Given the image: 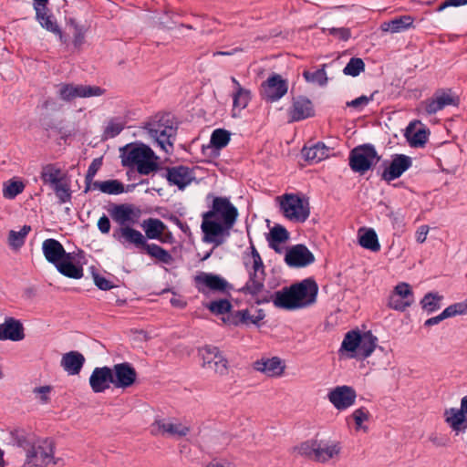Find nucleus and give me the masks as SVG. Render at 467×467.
<instances>
[{"instance_id": "obj_26", "label": "nucleus", "mask_w": 467, "mask_h": 467, "mask_svg": "<svg viewBox=\"0 0 467 467\" xmlns=\"http://www.w3.org/2000/svg\"><path fill=\"white\" fill-rule=\"evenodd\" d=\"M296 296L293 290V285L285 286L281 290L274 293L273 303L277 308L286 310L299 309L298 304H296Z\"/></svg>"}, {"instance_id": "obj_43", "label": "nucleus", "mask_w": 467, "mask_h": 467, "mask_svg": "<svg viewBox=\"0 0 467 467\" xmlns=\"http://www.w3.org/2000/svg\"><path fill=\"white\" fill-rule=\"evenodd\" d=\"M413 130V123H410L407 128L406 137L410 146L412 147H423L428 141L430 130L427 129H420L416 130L411 136L410 131Z\"/></svg>"}, {"instance_id": "obj_49", "label": "nucleus", "mask_w": 467, "mask_h": 467, "mask_svg": "<svg viewBox=\"0 0 467 467\" xmlns=\"http://www.w3.org/2000/svg\"><path fill=\"white\" fill-rule=\"evenodd\" d=\"M326 65H323L321 68L317 69L314 72L305 70L303 77L307 82L317 83L323 87L327 83V72L325 70Z\"/></svg>"}, {"instance_id": "obj_3", "label": "nucleus", "mask_w": 467, "mask_h": 467, "mask_svg": "<svg viewBox=\"0 0 467 467\" xmlns=\"http://www.w3.org/2000/svg\"><path fill=\"white\" fill-rule=\"evenodd\" d=\"M46 260L54 265L57 270L68 278L79 279L83 276V267L76 264L74 254L66 252L61 243L56 239H46L42 244Z\"/></svg>"}, {"instance_id": "obj_57", "label": "nucleus", "mask_w": 467, "mask_h": 467, "mask_svg": "<svg viewBox=\"0 0 467 467\" xmlns=\"http://www.w3.org/2000/svg\"><path fill=\"white\" fill-rule=\"evenodd\" d=\"M388 306L392 309L403 312L407 309V307L410 306L411 305L410 301H403V298L400 297L399 296L390 295Z\"/></svg>"}, {"instance_id": "obj_55", "label": "nucleus", "mask_w": 467, "mask_h": 467, "mask_svg": "<svg viewBox=\"0 0 467 467\" xmlns=\"http://www.w3.org/2000/svg\"><path fill=\"white\" fill-rule=\"evenodd\" d=\"M123 122L117 121L115 119H111L104 130V135L106 138H115L123 130Z\"/></svg>"}, {"instance_id": "obj_64", "label": "nucleus", "mask_w": 467, "mask_h": 467, "mask_svg": "<svg viewBox=\"0 0 467 467\" xmlns=\"http://www.w3.org/2000/svg\"><path fill=\"white\" fill-rule=\"evenodd\" d=\"M101 166L102 157L96 158L92 161L86 173V176L88 178V180L94 179L95 175L97 174L98 171L100 169Z\"/></svg>"}, {"instance_id": "obj_4", "label": "nucleus", "mask_w": 467, "mask_h": 467, "mask_svg": "<svg viewBox=\"0 0 467 467\" xmlns=\"http://www.w3.org/2000/svg\"><path fill=\"white\" fill-rule=\"evenodd\" d=\"M341 450L340 442L324 439L308 440L293 448L300 456L320 463L337 459Z\"/></svg>"}, {"instance_id": "obj_36", "label": "nucleus", "mask_w": 467, "mask_h": 467, "mask_svg": "<svg viewBox=\"0 0 467 467\" xmlns=\"http://www.w3.org/2000/svg\"><path fill=\"white\" fill-rule=\"evenodd\" d=\"M378 338L372 334L371 331L361 333V342L358 348L356 355H350V358L358 357L360 358H367L375 350Z\"/></svg>"}, {"instance_id": "obj_60", "label": "nucleus", "mask_w": 467, "mask_h": 467, "mask_svg": "<svg viewBox=\"0 0 467 467\" xmlns=\"http://www.w3.org/2000/svg\"><path fill=\"white\" fill-rule=\"evenodd\" d=\"M92 275L94 284L99 289L108 291L114 287L113 284L109 280L99 274L93 272Z\"/></svg>"}, {"instance_id": "obj_42", "label": "nucleus", "mask_w": 467, "mask_h": 467, "mask_svg": "<svg viewBox=\"0 0 467 467\" xmlns=\"http://www.w3.org/2000/svg\"><path fill=\"white\" fill-rule=\"evenodd\" d=\"M143 250H145L150 256L156 258L163 264L171 265L173 261V258L169 251L156 244H149L147 242Z\"/></svg>"}, {"instance_id": "obj_31", "label": "nucleus", "mask_w": 467, "mask_h": 467, "mask_svg": "<svg viewBox=\"0 0 467 467\" xmlns=\"http://www.w3.org/2000/svg\"><path fill=\"white\" fill-rule=\"evenodd\" d=\"M141 227L145 231V237L151 240H160L161 242H166V239L162 238V234L166 230L167 226L165 223L157 218H149L142 222Z\"/></svg>"}, {"instance_id": "obj_61", "label": "nucleus", "mask_w": 467, "mask_h": 467, "mask_svg": "<svg viewBox=\"0 0 467 467\" xmlns=\"http://www.w3.org/2000/svg\"><path fill=\"white\" fill-rule=\"evenodd\" d=\"M329 35L337 37L340 40L347 41L351 36L349 28L347 27H332L328 29Z\"/></svg>"}, {"instance_id": "obj_8", "label": "nucleus", "mask_w": 467, "mask_h": 467, "mask_svg": "<svg viewBox=\"0 0 467 467\" xmlns=\"http://www.w3.org/2000/svg\"><path fill=\"white\" fill-rule=\"evenodd\" d=\"M191 431L189 424L175 418L155 419L150 426L152 436H166L180 439L187 436Z\"/></svg>"}, {"instance_id": "obj_17", "label": "nucleus", "mask_w": 467, "mask_h": 467, "mask_svg": "<svg viewBox=\"0 0 467 467\" xmlns=\"http://www.w3.org/2000/svg\"><path fill=\"white\" fill-rule=\"evenodd\" d=\"M112 378L113 386L117 389H128L137 379V372L130 363L123 362L113 366Z\"/></svg>"}, {"instance_id": "obj_29", "label": "nucleus", "mask_w": 467, "mask_h": 467, "mask_svg": "<svg viewBox=\"0 0 467 467\" xmlns=\"http://www.w3.org/2000/svg\"><path fill=\"white\" fill-rule=\"evenodd\" d=\"M254 368L263 372L269 377L279 376L283 373L285 366L278 357L262 358L254 363Z\"/></svg>"}, {"instance_id": "obj_5", "label": "nucleus", "mask_w": 467, "mask_h": 467, "mask_svg": "<svg viewBox=\"0 0 467 467\" xmlns=\"http://www.w3.org/2000/svg\"><path fill=\"white\" fill-rule=\"evenodd\" d=\"M149 136L161 147L165 152H169L173 148V140L177 132V126L173 121V117L167 113L156 116L145 125Z\"/></svg>"}, {"instance_id": "obj_63", "label": "nucleus", "mask_w": 467, "mask_h": 467, "mask_svg": "<svg viewBox=\"0 0 467 467\" xmlns=\"http://www.w3.org/2000/svg\"><path fill=\"white\" fill-rule=\"evenodd\" d=\"M162 217L177 225L184 234L191 232L189 225L186 223L182 222L175 214L170 213L168 215H162Z\"/></svg>"}, {"instance_id": "obj_56", "label": "nucleus", "mask_w": 467, "mask_h": 467, "mask_svg": "<svg viewBox=\"0 0 467 467\" xmlns=\"http://www.w3.org/2000/svg\"><path fill=\"white\" fill-rule=\"evenodd\" d=\"M207 369L213 370L218 375H226L228 373V360L222 355L220 358L214 359Z\"/></svg>"}, {"instance_id": "obj_23", "label": "nucleus", "mask_w": 467, "mask_h": 467, "mask_svg": "<svg viewBox=\"0 0 467 467\" xmlns=\"http://www.w3.org/2000/svg\"><path fill=\"white\" fill-rule=\"evenodd\" d=\"M24 338V327L19 320L6 317L5 322L0 324V340L20 341Z\"/></svg>"}, {"instance_id": "obj_7", "label": "nucleus", "mask_w": 467, "mask_h": 467, "mask_svg": "<svg viewBox=\"0 0 467 467\" xmlns=\"http://www.w3.org/2000/svg\"><path fill=\"white\" fill-rule=\"evenodd\" d=\"M374 145L366 143L358 145L349 152V167L355 172L365 174L380 160Z\"/></svg>"}, {"instance_id": "obj_54", "label": "nucleus", "mask_w": 467, "mask_h": 467, "mask_svg": "<svg viewBox=\"0 0 467 467\" xmlns=\"http://www.w3.org/2000/svg\"><path fill=\"white\" fill-rule=\"evenodd\" d=\"M391 295L399 296L403 298V301H410V305L414 302L413 291L410 285L407 283L398 284Z\"/></svg>"}, {"instance_id": "obj_20", "label": "nucleus", "mask_w": 467, "mask_h": 467, "mask_svg": "<svg viewBox=\"0 0 467 467\" xmlns=\"http://www.w3.org/2000/svg\"><path fill=\"white\" fill-rule=\"evenodd\" d=\"M327 397L336 409H347L354 405L357 394L352 387L343 385L331 389Z\"/></svg>"}, {"instance_id": "obj_41", "label": "nucleus", "mask_w": 467, "mask_h": 467, "mask_svg": "<svg viewBox=\"0 0 467 467\" xmlns=\"http://www.w3.org/2000/svg\"><path fill=\"white\" fill-rule=\"evenodd\" d=\"M361 342V333L359 330H350L348 331L341 343V347L339 348V352L342 353L344 351L347 352H356L358 351V348Z\"/></svg>"}, {"instance_id": "obj_27", "label": "nucleus", "mask_w": 467, "mask_h": 467, "mask_svg": "<svg viewBox=\"0 0 467 467\" xmlns=\"http://www.w3.org/2000/svg\"><path fill=\"white\" fill-rule=\"evenodd\" d=\"M459 99L447 92L436 93L434 98L426 102L425 110L428 114H435L447 106H457Z\"/></svg>"}, {"instance_id": "obj_13", "label": "nucleus", "mask_w": 467, "mask_h": 467, "mask_svg": "<svg viewBox=\"0 0 467 467\" xmlns=\"http://www.w3.org/2000/svg\"><path fill=\"white\" fill-rule=\"evenodd\" d=\"M112 237L126 248L133 245L138 249H143L147 243L146 237L130 225L115 228Z\"/></svg>"}, {"instance_id": "obj_25", "label": "nucleus", "mask_w": 467, "mask_h": 467, "mask_svg": "<svg viewBox=\"0 0 467 467\" xmlns=\"http://www.w3.org/2000/svg\"><path fill=\"white\" fill-rule=\"evenodd\" d=\"M36 11V19L40 24V26L47 29V31L58 35L59 39L62 43L66 42L64 38L63 33L60 30L56 18L50 10L47 7H38L35 9Z\"/></svg>"}, {"instance_id": "obj_52", "label": "nucleus", "mask_w": 467, "mask_h": 467, "mask_svg": "<svg viewBox=\"0 0 467 467\" xmlns=\"http://www.w3.org/2000/svg\"><path fill=\"white\" fill-rule=\"evenodd\" d=\"M25 189V184L22 181H8L5 184L3 195L6 199H14L20 194Z\"/></svg>"}, {"instance_id": "obj_46", "label": "nucleus", "mask_w": 467, "mask_h": 467, "mask_svg": "<svg viewBox=\"0 0 467 467\" xmlns=\"http://www.w3.org/2000/svg\"><path fill=\"white\" fill-rule=\"evenodd\" d=\"M31 231V227L29 225H24L20 231L11 230L9 232L8 243L9 245L14 249L20 248L25 244V238Z\"/></svg>"}, {"instance_id": "obj_34", "label": "nucleus", "mask_w": 467, "mask_h": 467, "mask_svg": "<svg viewBox=\"0 0 467 467\" xmlns=\"http://www.w3.org/2000/svg\"><path fill=\"white\" fill-rule=\"evenodd\" d=\"M65 176L60 168L51 163L44 165L40 172L41 181L50 188L64 181Z\"/></svg>"}, {"instance_id": "obj_21", "label": "nucleus", "mask_w": 467, "mask_h": 467, "mask_svg": "<svg viewBox=\"0 0 467 467\" xmlns=\"http://www.w3.org/2000/svg\"><path fill=\"white\" fill-rule=\"evenodd\" d=\"M113 385L111 368L97 367L89 377V386L94 393H102Z\"/></svg>"}, {"instance_id": "obj_47", "label": "nucleus", "mask_w": 467, "mask_h": 467, "mask_svg": "<svg viewBox=\"0 0 467 467\" xmlns=\"http://www.w3.org/2000/svg\"><path fill=\"white\" fill-rule=\"evenodd\" d=\"M248 319H250V312L248 309L231 312L227 317H223L224 323L234 327H238L242 324L248 325Z\"/></svg>"}, {"instance_id": "obj_32", "label": "nucleus", "mask_w": 467, "mask_h": 467, "mask_svg": "<svg viewBox=\"0 0 467 467\" xmlns=\"http://www.w3.org/2000/svg\"><path fill=\"white\" fill-rule=\"evenodd\" d=\"M358 237L361 247L371 252H379L380 250L378 234L374 229L362 227L358 232Z\"/></svg>"}, {"instance_id": "obj_24", "label": "nucleus", "mask_w": 467, "mask_h": 467, "mask_svg": "<svg viewBox=\"0 0 467 467\" xmlns=\"http://www.w3.org/2000/svg\"><path fill=\"white\" fill-rule=\"evenodd\" d=\"M467 314V298L464 301L455 303L447 306L441 314L436 317H432L428 318L424 322V327H430L435 325H438L441 321L454 317L459 315H466Z\"/></svg>"}, {"instance_id": "obj_30", "label": "nucleus", "mask_w": 467, "mask_h": 467, "mask_svg": "<svg viewBox=\"0 0 467 467\" xmlns=\"http://www.w3.org/2000/svg\"><path fill=\"white\" fill-rule=\"evenodd\" d=\"M85 357L78 351H69L63 355L61 367L69 375H78L85 363Z\"/></svg>"}, {"instance_id": "obj_37", "label": "nucleus", "mask_w": 467, "mask_h": 467, "mask_svg": "<svg viewBox=\"0 0 467 467\" xmlns=\"http://www.w3.org/2000/svg\"><path fill=\"white\" fill-rule=\"evenodd\" d=\"M467 410H445V421L452 429L459 432L467 429Z\"/></svg>"}, {"instance_id": "obj_10", "label": "nucleus", "mask_w": 467, "mask_h": 467, "mask_svg": "<svg viewBox=\"0 0 467 467\" xmlns=\"http://www.w3.org/2000/svg\"><path fill=\"white\" fill-rule=\"evenodd\" d=\"M288 91V81L281 75L272 73L261 84V96L266 102H275L281 99Z\"/></svg>"}, {"instance_id": "obj_22", "label": "nucleus", "mask_w": 467, "mask_h": 467, "mask_svg": "<svg viewBox=\"0 0 467 467\" xmlns=\"http://www.w3.org/2000/svg\"><path fill=\"white\" fill-rule=\"evenodd\" d=\"M140 211L135 212L130 204H113L109 210L112 219L119 223V227H124L135 223L139 217Z\"/></svg>"}, {"instance_id": "obj_33", "label": "nucleus", "mask_w": 467, "mask_h": 467, "mask_svg": "<svg viewBox=\"0 0 467 467\" xmlns=\"http://www.w3.org/2000/svg\"><path fill=\"white\" fill-rule=\"evenodd\" d=\"M413 17L410 16H397L389 21L383 22L380 26L382 31L400 33L413 26Z\"/></svg>"}, {"instance_id": "obj_39", "label": "nucleus", "mask_w": 467, "mask_h": 467, "mask_svg": "<svg viewBox=\"0 0 467 467\" xmlns=\"http://www.w3.org/2000/svg\"><path fill=\"white\" fill-rule=\"evenodd\" d=\"M443 296L438 292H428L421 298L420 304L423 311L428 315L432 314L441 307Z\"/></svg>"}, {"instance_id": "obj_62", "label": "nucleus", "mask_w": 467, "mask_h": 467, "mask_svg": "<svg viewBox=\"0 0 467 467\" xmlns=\"http://www.w3.org/2000/svg\"><path fill=\"white\" fill-rule=\"evenodd\" d=\"M74 29H75V32H74L73 44H74L75 47L78 48L84 43L85 29L82 26H79V25H75Z\"/></svg>"}, {"instance_id": "obj_45", "label": "nucleus", "mask_w": 467, "mask_h": 467, "mask_svg": "<svg viewBox=\"0 0 467 467\" xmlns=\"http://www.w3.org/2000/svg\"><path fill=\"white\" fill-rule=\"evenodd\" d=\"M199 355L202 359V368H208L214 359L220 358L223 354L217 347L205 346L199 350Z\"/></svg>"}, {"instance_id": "obj_44", "label": "nucleus", "mask_w": 467, "mask_h": 467, "mask_svg": "<svg viewBox=\"0 0 467 467\" xmlns=\"http://www.w3.org/2000/svg\"><path fill=\"white\" fill-rule=\"evenodd\" d=\"M230 140V131L224 129H216L212 132L209 147L215 150H222L228 145Z\"/></svg>"}, {"instance_id": "obj_50", "label": "nucleus", "mask_w": 467, "mask_h": 467, "mask_svg": "<svg viewBox=\"0 0 467 467\" xmlns=\"http://www.w3.org/2000/svg\"><path fill=\"white\" fill-rule=\"evenodd\" d=\"M365 70V63L359 57H351L343 69V73L347 76L358 77Z\"/></svg>"}, {"instance_id": "obj_53", "label": "nucleus", "mask_w": 467, "mask_h": 467, "mask_svg": "<svg viewBox=\"0 0 467 467\" xmlns=\"http://www.w3.org/2000/svg\"><path fill=\"white\" fill-rule=\"evenodd\" d=\"M125 192L124 184L116 179L107 180L103 182L101 192L112 195H118Z\"/></svg>"}, {"instance_id": "obj_19", "label": "nucleus", "mask_w": 467, "mask_h": 467, "mask_svg": "<svg viewBox=\"0 0 467 467\" xmlns=\"http://www.w3.org/2000/svg\"><path fill=\"white\" fill-rule=\"evenodd\" d=\"M288 115L290 122L300 121L315 116L313 102L306 96L294 97Z\"/></svg>"}, {"instance_id": "obj_2", "label": "nucleus", "mask_w": 467, "mask_h": 467, "mask_svg": "<svg viewBox=\"0 0 467 467\" xmlns=\"http://www.w3.org/2000/svg\"><path fill=\"white\" fill-rule=\"evenodd\" d=\"M119 158L123 167L135 169L140 175H149L161 169L158 156L142 142H131L120 147Z\"/></svg>"}, {"instance_id": "obj_18", "label": "nucleus", "mask_w": 467, "mask_h": 467, "mask_svg": "<svg viewBox=\"0 0 467 467\" xmlns=\"http://www.w3.org/2000/svg\"><path fill=\"white\" fill-rule=\"evenodd\" d=\"M412 165V159L404 154H395L391 161L385 167L381 179L388 182L400 178Z\"/></svg>"}, {"instance_id": "obj_28", "label": "nucleus", "mask_w": 467, "mask_h": 467, "mask_svg": "<svg viewBox=\"0 0 467 467\" xmlns=\"http://www.w3.org/2000/svg\"><path fill=\"white\" fill-rule=\"evenodd\" d=\"M265 271L261 273L248 272V280L245 285L239 289V292L244 295H250L255 296L260 294L265 288Z\"/></svg>"}, {"instance_id": "obj_11", "label": "nucleus", "mask_w": 467, "mask_h": 467, "mask_svg": "<svg viewBox=\"0 0 467 467\" xmlns=\"http://www.w3.org/2000/svg\"><path fill=\"white\" fill-rule=\"evenodd\" d=\"M105 90L98 86L75 85L73 83H61L58 85V97L66 102H70L77 98L99 97Z\"/></svg>"}, {"instance_id": "obj_38", "label": "nucleus", "mask_w": 467, "mask_h": 467, "mask_svg": "<svg viewBox=\"0 0 467 467\" xmlns=\"http://www.w3.org/2000/svg\"><path fill=\"white\" fill-rule=\"evenodd\" d=\"M289 239L288 231L280 224H275L269 233L267 237L269 246L275 252L280 253L281 250L278 246L279 244L285 243Z\"/></svg>"}, {"instance_id": "obj_16", "label": "nucleus", "mask_w": 467, "mask_h": 467, "mask_svg": "<svg viewBox=\"0 0 467 467\" xmlns=\"http://www.w3.org/2000/svg\"><path fill=\"white\" fill-rule=\"evenodd\" d=\"M285 262L290 267H306L315 262V256L305 244H296L286 251Z\"/></svg>"}, {"instance_id": "obj_14", "label": "nucleus", "mask_w": 467, "mask_h": 467, "mask_svg": "<svg viewBox=\"0 0 467 467\" xmlns=\"http://www.w3.org/2000/svg\"><path fill=\"white\" fill-rule=\"evenodd\" d=\"M194 279L198 285V291L201 293H204V289L202 288L201 285H203L212 291L220 293H229V291L234 288L233 285L223 277L213 273L202 272L197 275Z\"/></svg>"}, {"instance_id": "obj_35", "label": "nucleus", "mask_w": 467, "mask_h": 467, "mask_svg": "<svg viewBox=\"0 0 467 467\" xmlns=\"http://www.w3.org/2000/svg\"><path fill=\"white\" fill-rule=\"evenodd\" d=\"M330 149L321 141L311 147H304L302 154L307 161L319 162L329 155Z\"/></svg>"}, {"instance_id": "obj_6", "label": "nucleus", "mask_w": 467, "mask_h": 467, "mask_svg": "<svg viewBox=\"0 0 467 467\" xmlns=\"http://www.w3.org/2000/svg\"><path fill=\"white\" fill-rule=\"evenodd\" d=\"M62 462L54 458V443L50 440L39 441L34 443L26 452L24 467H48Z\"/></svg>"}, {"instance_id": "obj_12", "label": "nucleus", "mask_w": 467, "mask_h": 467, "mask_svg": "<svg viewBox=\"0 0 467 467\" xmlns=\"http://www.w3.org/2000/svg\"><path fill=\"white\" fill-rule=\"evenodd\" d=\"M296 304L299 308L307 307L317 301L318 286L315 280L307 278L299 283L293 284Z\"/></svg>"}, {"instance_id": "obj_59", "label": "nucleus", "mask_w": 467, "mask_h": 467, "mask_svg": "<svg viewBox=\"0 0 467 467\" xmlns=\"http://www.w3.org/2000/svg\"><path fill=\"white\" fill-rule=\"evenodd\" d=\"M376 92H373L369 97L362 95L351 101L347 102V107L359 109L367 106L371 100H373Z\"/></svg>"}, {"instance_id": "obj_58", "label": "nucleus", "mask_w": 467, "mask_h": 467, "mask_svg": "<svg viewBox=\"0 0 467 467\" xmlns=\"http://www.w3.org/2000/svg\"><path fill=\"white\" fill-rule=\"evenodd\" d=\"M369 417L368 411L364 410H354L352 418L355 420L356 430L368 431V427L363 425V422L368 420Z\"/></svg>"}, {"instance_id": "obj_15", "label": "nucleus", "mask_w": 467, "mask_h": 467, "mask_svg": "<svg viewBox=\"0 0 467 467\" xmlns=\"http://www.w3.org/2000/svg\"><path fill=\"white\" fill-rule=\"evenodd\" d=\"M165 177L170 185H175L180 190H184L188 185L195 180V174L193 169L184 166L178 165L173 167H167Z\"/></svg>"}, {"instance_id": "obj_9", "label": "nucleus", "mask_w": 467, "mask_h": 467, "mask_svg": "<svg viewBox=\"0 0 467 467\" xmlns=\"http://www.w3.org/2000/svg\"><path fill=\"white\" fill-rule=\"evenodd\" d=\"M280 207L286 218L298 223L306 222L310 214L308 202L294 193L285 194Z\"/></svg>"}, {"instance_id": "obj_48", "label": "nucleus", "mask_w": 467, "mask_h": 467, "mask_svg": "<svg viewBox=\"0 0 467 467\" xmlns=\"http://www.w3.org/2000/svg\"><path fill=\"white\" fill-rule=\"evenodd\" d=\"M207 309L214 315L230 314L232 310V304L228 299H219L211 301L206 305Z\"/></svg>"}, {"instance_id": "obj_40", "label": "nucleus", "mask_w": 467, "mask_h": 467, "mask_svg": "<svg viewBox=\"0 0 467 467\" xmlns=\"http://www.w3.org/2000/svg\"><path fill=\"white\" fill-rule=\"evenodd\" d=\"M251 100V92L243 87L235 88L233 94V116L235 117V110L241 111L245 109Z\"/></svg>"}, {"instance_id": "obj_1", "label": "nucleus", "mask_w": 467, "mask_h": 467, "mask_svg": "<svg viewBox=\"0 0 467 467\" xmlns=\"http://www.w3.org/2000/svg\"><path fill=\"white\" fill-rule=\"evenodd\" d=\"M238 214L237 208L228 198L214 197L211 210L202 213V241L213 244L214 246L222 245L230 236V230L234 227Z\"/></svg>"}, {"instance_id": "obj_51", "label": "nucleus", "mask_w": 467, "mask_h": 467, "mask_svg": "<svg viewBox=\"0 0 467 467\" xmlns=\"http://www.w3.org/2000/svg\"><path fill=\"white\" fill-rule=\"evenodd\" d=\"M58 199L59 203H66L71 201V190L69 184L64 181L51 188Z\"/></svg>"}]
</instances>
